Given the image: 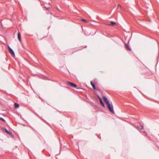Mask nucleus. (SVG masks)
I'll return each instance as SVG.
<instances>
[{
  "label": "nucleus",
  "mask_w": 159,
  "mask_h": 159,
  "mask_svg": "<svg viewBox=\"0 0 159 159\" xmlns=\"http://www.w3.org/2000/svg\"><path fill=\"white\" fill-rule=\"evenodd\" d=\"M107 107L111 112L113 114H114L115 112L113 110V107L111 102L107 104Z\"/></svg>",
  "instance_id": "f257e3e1"
},
{
  "label": "nucleus",
  "mask_w": 159,
  "mask_h": 159,
  "mask_svg": "<svg viewBox=\"0 0 159 159\" xmlns=\"http://www.w3.org/2000/svg\"><path fill=\"white\" fill-rule=\"evenodd\" d=\"M67 83V84H70L71 87L73 88H76L77 87V85L73 83H71L69 81H68Z\"/></svg>",
  "instance_id": "f03ea898"
},
{
  "label": "nucleus",
  "mask_w": 159,
  "mask_h": 159,
  "mask_svg": "<svg viewBox=\"0 0 159 159\" xmlns=\"http://www.w3.org/2000/svg\"><path fill=\"white\" fill-rule=\"evenodd\" d=\"M103 99L104 100V101L106 102L107 104L110 103L109 101L108 100L107 98L105 97V96H103Z\"/></svg>",
  "instance_id": "7ed1b4c3"
},
{
  "label": "nucleus",
  "mask_w": 159,
  "mask_h": 159,
  "mask_svg": "<svg viewBox=\"0 0 159 159\" xmlns=\"http://www.w3.org/2000/svg\"><path fill=\"white\" fill-rule=\"evenodd\" d=\"M125 44L126 48L129 51H131V48H130V47L126 43H125Z\"/></svg>",
  "instance_id": "20e7f679"
},
{
  "label": "nucleus",
  "mask_w": 159,
  "mask_h": 159,
  "mask_svg": "<svg viewBox=\"0 0 159 159\" xmlns=\"http://www.w3.org/2000/svg\"><path fill=\"white\" fill-rule=\"evenodd\" d=\"M9 51L11 54L13 56H15V54L13 50H12V49L11 48Z\"/></svg>",
  "instance_id": "39448f33"
},
{
  "label": "nucleus",
  "mask_w": 159,
  "mask_h": 159,
  "mask_svg": "<svg viewBox=\"0 0 159 159\" xmlns=\"http://www.w3.org/2000/svg\"><path fill=\"white\" fill-rule=\"evenodd\" d=\"M98 97L99 98V99L100 102L101 104L102 105V106L103 107H105V105L104 104L102 100L100 98H99L98 96Z\"/></svg>",
  "instance_id": "423d86ee"
},
{
  "label": "nucleus",
  "mask_w": 159,
  "mask_h": 159,
  "mask_svg": "<svg viewBox=\"0 0 159 159\" xmlns=\"http://www.w3.org/2000/svg\"><path fill=\"white\" fill-rule=\"evenodd\" d=\"M91 85H92V87H93V89H96V87H95V85L94 84V83H93L92 82V81H91Z\"/></svg>",
  "instance_id": "0eeeda50"
},
{
  "label": "nucleus",
  "mask_w": 159,
  "mask_h": 159,
  "mask_svg": "<svg viewBox=\"0 0 159 159\" xmlns=\"http://www.w3.org/2000/svg\"><path fill=\"white\" fill-rule=\"evenodd\" d=\"M18 38L20 41H21L20 34L19 32L18 33Z\"/></svg>",
  "instance_id": "6e6552de"
},
{
  "label": "nucleus",
  "mask_w": 159,
  "mask_h": 159,
  "mask_svg": "<svg viewBox=\"0 0 159 159\" xmlns=\"http://www.w3.org/2000/svg\"><path fill=\"white\" fill-rule=\"evenodd\" d=\"M15 107L16 108H18L19 107V104L16 103H15L14 104Z\"/></svg>",
  "instance_id": "1a4fd4ad"
},
{
  "label": "nucleus",
  "mask_w": 159,
  "mask_h": 159,
  "mask_svg": "<svg viewBox=\"0 0 159 159\" xmlns=\"http://www.w3.org/2000/svg\"><path fill=\"white\" fill-rule=\"evenodd\" d=\"M4 128L5 129V131L6 133H8L9 134H11V133L9 132L6 128Z\"/></svg>",
  "instance_id": "9d476101"
},
{
  "label": "nucleus",
  "mask_w": 159,
  "mask_h": 159,
  "mask_svg": "<svg viewBox=\"0 0 159 159\" xmlns=\"http://www.w3.org/2000/svg\"><path fill=\"white\" fill-rule=\"evenodd\" d=\"M111 25H114L116 24V23L115 22H114L111 21Z\"/></svg>",
  "instance_id": "9b49d317"
},
{
  "label": "nucleus",
  "mask_w": 159,
  "mask_h": 159,
  "mask_svg": "<svg viewBox=\"0 0 159 159\" xmlns=\"http://www.w3.org/2000/svg\"><path fill=\"white\" fill-rule=\"evenodd\" d=\"M0 119L1 120H2L3 122H5L6 121L3 118L0 117Z\"/></svg>",
  "instance_id": "f8f14e48"
},
{
  "label": "nucleus",
  "mask_w": 159,
  "mask_h": 159,
  "mask_svg": "<svg viewBox=\"0 0 159 159\" xmlns=\"http://www.w3.org/2000/svg\"><path fill=\"white\" fill-rule=\"evenodd\" d=\"M81 20L84 22H88V21L84 19H81Z\"/></svg>",
  "instance_id": "ddd939ff"
},
{
  "label": "nucleus",
  "mask_w": 159,
  "mask_h": 159,
  "mask_svg": "<svg viewBox=\"0 0 159 159\" xmlns=\"http://www.w3.org/2000/svg\"><path fill=\"white\" fill-rule=\"evenodd\" d=\"M117 7H119L120 8H121V6L120 5H119V4H118V5Z\"/></svg>",
  "instance_id": "4468645a"
},
{
  "label": "nucleus",
  "mask_w": 159,
  "mask_h": 159,
  "mask_svg": "<svg viewBox=\"0 0 159 159\" xmlns=\"http://www.w3.org/2000/svg\"><path fill=\"white\" fill-rule=\"evenodd\" d=\"M141 128L139 129H140V130H141V129H143V126H141Z\"/></svg>",
  "instance_id": "2eb2a0df"
},
{
  "label": "nucleus",
  "mask_w": 159,
  "mask_h": 159,
  "mask_svg": "<svg viewBox=\"0 0 159 159\" xmlns=\"http://www.w3.org/2000/svg\"><path fill=\"white\" fill-rule=\"evenodd\" d=\"M8 48L9 50L11 49L9 46H8Z\"/></svg>",
  "instance_id": "dca6fc26"
},
{
  "label": "nucleus",
  "mask_w": 159,
  "mask_h": 159,
  "mask_svg": "<svg viewBox=\"0 0 159 159\" xmlns=\"http://www.w3.org/2000/svg\"><path fill=\"white\" fill-rule=\"evenodd\" d=\"M45 8H46L47 9H48H48L49 8H46V7H45Z\"/></svg>",
  "instance_id": "f3484780"
},
{
  "label": "nucleus",
  "mask_w": 159,
  "mask_h": 159,
  "mask_svg": "<svg viewBox=\"0 0 159 159\" xmlns=\"http://www.w3.org/2000/svg\"><path fill=\"white\" fill-rule=\"evenodd\" d=\"M111 25L109 24V25Z\"/></svg>",
  "instance_id": "a211bd4d"
},
{
  "label": "nucleus",
  "mask_w": 159,
  "mask_h": 159,
  "mask_svg": "<svg viewBox=\"0 0 159 159\" xmlns=\"http://www.w3.org/2000/svg\"><path fill=\"white\" fill-rule=\"evenodd\" d=\"M77 89H79V88H77Z\"/></svg>",
  "instance_id": "6ab92c4d"
}]
</instances>
